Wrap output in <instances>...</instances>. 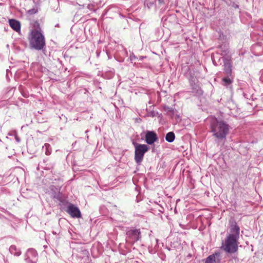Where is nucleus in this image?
<instances>
[{
    "label": "nucleus",
    "instance_id": "nucleus-1",
    "mask_svg": "<svg viewBox=\"0 0 263 263\" xmlns=\"http://www.w3.org/2000/svg\"><path fill=\"white\" fill-rule=\"evenodd\" d=\"M28 40L29 46L31 49L42 50L45 47V39L37 21L32 23Z\"/></svg>",
    "mask_w": 263,
    "mask_h": 263
},
{
    "label": "nucleus",
    "instance_id": "nucleus-2",
    "mask_svg": "<svg viewBox=\"0 0 263 263\" xmlns=\"http://www.w3.org/2000/svg\"><path fill=\"white\" fill-rule=\"evenodd\" d=\"M210 129L213 136L217 142L225 141L231 127L226 121L222 120L213 119L210 124Z\"/></svg>",
    "mask_w": 263,
    "mask_h": 263
},
{
    "label": "nucleus",
    "instance_id": "nucleus-3",
    "mask_svg": "<svg viewBox=\"0 0 263 263\" xmlns=\"http://www.w3.org/2000/svg\"><path fill=\"white\" fill-rule=\"evenodd\" d=\"M238 238L228 235L222 246V249L229 253H234L238 250Z\"/></svg>",
    "mask_w": 263,
    "mask_h": 263
},
{
    "label": "nucleus",
    "instance_id": "nucleus-4",
    "mask_svg": "<svg viewBox=\"0 0 263 263\" xmlns=\"http://www.w3.org/2000/svg\"><path fill=\"white\" fill-rule=\"evenodd\" d=\"M135 146V160L137 164L140 165L143 160L144 155L148 150V147L146 144H138L133 142Z\"/></svg>",
    "mask_w": 263,
    "mask_h": 263
},
{
    "label": "nucleus",
    "instance_id": "nucleus-5",
    "mask_svg": "<svg viewBox=\"0 0 263 263\" xmlns=\"http://www.w3.org/2000/svg\"><path fill=\"white\" fill-rule=\"evenodd\" d=\"M141 238L140 229H131L127 231L126 243L128 246H132L135 242Z\"/></svg>",
    "mask_w": 263,
    "mask_h": 263
},
{
    "label": "nucleus",
    "instance_id": "nucleus-6",
    "mask_svg": "<svg viewBox=\"0 0 263 263\" xmlns=\"http://www.w3.org/2000/svg\"><path fill=\"white\" fill-rule=\"evenodd\" d=\"M38 259V254L36 250L30 248L27 250L25 255V260L27 263H36Z\"/></svg>",
    "mask_w": 263,
    "mask_h": 263
},
{
    "label": "nucleus",
    "instance_id": "nucleus-7",
    "mask_svg": "<svg viewBox=\"0 0 263 263\" xmlns=\"http://www.w3.org/2000/svg\"><path fill=\"white\" fill-rule=\"evenodd\" d=\"M66 212L73 218H80L81 217V214L79 208L71 203H69L68 205Z\"/></svg>",
    "mask_w": 263,
    "mask_h": 263
},
{
    "label": "nucleus",
    "instance_id": "nucleus-8",
    "mask_svg": "<svg viewBox=\"0 0 263 263\" xmlns=\"http://www.w3.org/2000/svg\"><path fill=\"white\" fill-rule=\"evenodd\" d=\"M157 139L156 134L153 131H148L145 135V141L148 144H153Z\"/></svg>",
    "mask_w": 263,
    "mask_h": 263
},
{
    "label": "nucleus",
    "instance_id": "nucleus-9",
    "mask_svg": "<svg viewBox=\"0 0 263 263\" xmlns=\"http://www.w3.org/2000/svg\"><path fill=\"white\" fill-rule=\"evenodd\" d=\"M239 231L240 229L238 225L236 224L232 225L230 230L231 234L229 235H233V236H235V238L239 239Z\"/></svg>",
    "mask_w": 263,
    "mask_h": 263
},
{
    "label": "nucleus",
    "instance_id": "nucleus-10",
    "mask_svg": "<svg viewBox=\"0 0 263 263\" xmlns=\"http://www.w3.org/2000/svg\"><path fill=\"white\" fill-rule=\"evenodd\" d=\"M219 255L215 254L210 255L206 259L205 263H219Z\"/></svg>",
    "mask_w": 263,
    "mask_h": 263
},
{
    "label": "nucleus",
    "instance_id": "nucleus-11",
    "mask_svg": "<svg viewBox=\"0 0 263 263\" xmlns=\"http://www.w3.org/2000/svg\"><path fill=\"white\" fill-rule=\"evenodd\" d=\"M224 62V70L226 73L230 75L232 72V65L229 60L227 59L223 60Z\"/></svg>",
    "mask_w": 263,
    "mask_h": 263
},
{
    "label": "nucleus",
    "instance_id": "nucleus-12",
    "mask_svg": "<svg viewBox=\"0 0 263 263\" xmlns=\"http://www.w3.org/2000/svg\"><path fill=\"white\" fill-rule=\"evenodd\" d=\"M9 25L11 26V27L15 31H18L20 30L21 25L18 21L13 19L10 20Z\"/></svg>",
    "mask_w": 263,
    "mask_h": 263
},
{
    "label": "nucleus",
    "instance_id": "nucleus-13",
    "mask_svg": "<svg viewBox=\"0 0 263 263\" xmlns=\"http://www.w3.org/2000/svg\"><path fill=\"white\" fill-rule=\"evenodd\" d=\"M10 253L15 256H19L21 254V251L20 248H18L15 245H11L9 248Z\"/></svg>",
    "mask_w": 263,
    "mask_h": 263
},
{
    "label": "nucleus",
    "instance_id": "nucleus-14",
    "mask_svg": "<svg viewBox=\"0 0 263 263\" xmlns=\"http://www.w3.org/2000/svg\"><path fill=\"white\" fill-rule=\"evenodd\" d=\"M175 138V134L173 132H170L168 133L165 136V140L168 142H172L174 141Z\"/></svg>",
    "mask_w": 263,
    "mask_h": 263
},
{
    "label": "nucleus",
    "instance_id": "nucleus-15",
    "mask_svg": "<svg viewBox=\"0 0 263 263\" xmlns=\"http://www.w3.org/2000/svg\"><path fill=\"white\" fill-rule=\"evenodd\" d=\"M42 149L45 151L46 155H49L51 153V148L49 144L45 143L42 147Z\"/></svg>",
    "mask_w": 263,
    "mask_h": 263
},
{
    "label": "nucleus",
    "instance_id": "nucleus-16",
    "mask_svg": "<svg viewBox=\"0 0 263 263\" xmlns=\"http://www.w3.org/2000/svg\"><path fill=\"white\" fill-rule=\"evenodd\" d=\"M193 92L195 93L197 96H201L202 95L203 91L201 88L196 85L192 87Z\"/></svg>",
    "mask_w": 263,
    "mask_h": 263
},
{
    "label": "nucleus",
    "instance_id": "nucleus-17",
    "mask_svg": "<svg viewBox=\"0 0 263 263\" xmlns=\"http://www.w3.org/2000/svg\"><path fill=\"white\" fill-rule=\"evenodd\" d=\"M222 81L223 83V85L228 87L232 82V80L230 79L229 77H226L223 78Z\"/></svg>",
    "mask_w": 263,
    "mask_h": 263
},
{
    "label": "nucleus",
    "instance_id": "nucleus-18",
    "mask_svg": "<svg viewBox=\"0 0 263 263\" xmlns=\"http://www.w3.org/2000/svg\"><path fill=\"white\" fill-rule=\"evenodd\" d=\"M38 12V9L36 8H33L32 9H31L27 11L28 14H36Z\"/></svg>",
    "mask_w": 263,
    "mask_h": 263
},
{
    "label": "nucleus",
    "instance_id": "nucleus-19",
    "mask_svg": "<svg viewBox=\"0 0 263 263\" xmlns=\"http://www.w3.org/2000/svg\"><path fill=\"white\" fill-rule=\"evenodd\" d=\"M15 139L17 142L19 143L21 141L20 138L17 136L16 131H14Z\"/></svg>",
    "mask_w": 263,
    "mask_h": 263
},
{
    "label": "nucleus",
    "instance_id": "nucleus-20",
    "mask_svg": "<svg viewBox=\"0 0 263 263\" xmlns=\"http://www.w3.org/2000/svg\"><path fill=\"white\" fill-rule=\"evenodd\" d=\"M129 58L130 60L132 62L133 60L136 59V57L133 53H132V54H130Z\"/></svg>",
    "mask_w": 263,
    "mask_h": 263
},
{
    "label": "nucleus",
    "instance_id": "nucleus-21",
    "mask_svg": "<svg viewBox=\"0 0 263 263\" xmlns=\"http://www.w3.org/2000/svg\"><path fill=\"white\" fill-rule=\"evenodd\" d=\"M146 5H147V7H148V8H149L150 7H151L153 5V3H149V4L146 3Z\"/></svg>",
    "mask_w": 263,
    "mask_h": 263
},
{
    "label": "nucleus",
    "instance_id": "nucleus-22",
    "mask_svg": "<svg viewBox=\"0 0 263 263\" xmlns=\"http://www.w3.org/2000/svg\"><path fill=\"white\" fill-rule=\"evenodd\" d=\"M8 135L9 136H14V131L12 132L11 133H9Z\"/></svg>",
    "mask_w": 263,
    "mask_h": 263
},
{
    "label": "nucleus",
    "instance_id": "nucleus-23",
    "mask_svg": "<svg viewBox=\"0 0 263 263\" xmlns=\"http://www.w3.org/2000/svg\"><path fill=\"white\" fill-rule=\"evenodd\" d=\"M158 1L159 3L160 4H163V3H164L163 0H158Z\"/></svg>",
    "mask_w": 263,
    "mask_h": 263
},
{
    "label": "nucleus",
    "instance_id": "nucleus-24",
    "mask_svg": "<svg viewBox=\"0 0 263 263\" xmlns=\"http://www.w3.org/2000/svg\"><path fill=\"white\" fill-rule=\"evenodd\" d=\"M53 233L54 234H57V233H56V232H53Z\"/></svg>",
    "mask_w": 263,
    "mask_h": 263
},
{
    "label": "nucleus",
    "instance_id": "nucleus-25",
    "mask_svg": "<svg viewBox=\"0 0 263 263\" xmlns=\"http://www.w3.org/2000/svg\"><path fill=\"white\" fill-rule=\"evenodd\" d=\"M156 242H157H157H158V240L157 239H156Z\"/></svg>",
    "mask_w": 263,
    "mask_h": 263
},
{
    "label": "nucleus",
    "instance_id": "nucleus-26",
    "mask_svg": "<svg viewBox=\"0 0 263 263\" xmlns=\"http://www.w3.org/2000/svg\"><path fill=\"white\" fill-rule=\"evenodd\" d=\"M0 142H2V140L0 139Z\"/></svg>",
    "mask_w": 263,
    "mask_h": 263
}]
</instances>
